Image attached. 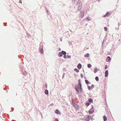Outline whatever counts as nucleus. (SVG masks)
Masks as SVG:
<instances>
[{
	"mask_svg": "<svg viewBox=\"0 0 121 121\" xmlns=\"http://www.w3.org/2000/svg\"><path fill=\"white\" fill-rule=\"evenodd\" d=\"M76 7L78 10H80L81 8L82 7V3L80 0H78L77 3Z\"/></svg>",
	"mask_w": 121,
	"mask_h": 121,
	"instance_id": "f257e3e1",
	"label": "nucleus"
},
{
	"mask_svg": "<svg viewBox=\"0 0 121 121\" xmlns=\"http://www.w3.org/2000/svg\"><path fill=\"white\" fill-rule=\"evenodd\" d=\"M75 87V88L76 91L78 93H79V90L80 91V86H79V85H76Z\"/></svg>",
	"mask_w": 121,
	"mask_h": 121,
	"instance_id": "f03ea898",
	"label": "nucleus"
},
{
	"mask_svg": "<svg viewBox=\"0 0 121 121\" xmlns=\"http://www.w3.org/2000/svg\"><path fill=\"white\" fill-rule=\"evenodd\" d=\"M84 11H82L79 14V17L80 18H82L84 16Z\"/></svg>",
	"mask_w": 121,
	"mask_h": 121,
	"instance_id": "7ed1b4c3",
	"label": "nucleus"
},
{
	"mask_svg": "<svg viewBox=\"0 0 121 121\" xmlns=\"http://www.w3.org/2000/svg\"><path fill=\"white\" fill-rule=\"evenodd\" d=\"M72 104L75 108H78V105L77 104H76L75 102H73V103H72Z\"/></svg>",
	"mask_w": 121,
	"mask_h": 121,
	"instance_id": "20e7f679",
	"label": "nucleus"
},
{
	"mask_svg": "<svg viewBox=\"0 0 121 121\" xmlns=\"http://www.w3.org/2000/svg\"><path fill=\"white\" fill-rule=\"evenodd\" d=\"M94 109L93 108H91L89 111V114H92L94 112Z\"/></svg>",
	"mask_w": 121,
	"mask_h": 121,
	"instance_id": "39448f33",
	"label": "nucleus"
},
{
	"mask_svg": "<svg viewBox=\"0 0 121 121\" xmlns=\"http://www.w3.org/2000/svg\"><path fill=\"white\" fill-rule=\"evenodd\" d=\"M78 83L79 84V85L80 87V91H82V89L81 88V83L80 81H79V80L78 81Z\"/></svg>",
	"mask_w": 121,
	"mask_h": 121,
	"instance_id": "423d86ee",
	"label": "nucleus"
},
{
	"mask_svg": "<svg viewBox=\"0 0 121 121\" xmlns=\"http://www.w3.org/2000/svg\"><path fill=\"white\" fill-rule=\"evenodd\" d=\"M110 15V13L109 12H107L106 14L104 16V17H105L109 16Z\"/></svg>",
	"mask_w": 121,
	"mask_h": 121,
	"instance_id": "0eeeda50",
	"label": "nucleus"
},
{
	"mask_svg": "<svg viewBox=\"0 0 121 121\" xmlns=\"http://www.w3.org/2000/svg\"><path fill=\"white\" fill-rule=\"evenodd\" d=\"M108 70H106L105 72V76L106 77L108 76Z\"/></svg>",
	"mask_w": 121,
	"mask_h": 121,
	"instance_id": "6e6552de",
	"label": "nucleus"
},
{
	"mask_svg": "<svg viewBox=\"0 0 121 121\" xmlns=\"http://www.w3.org/2000/svg\"><path fill=\"white\" fill-rule=\"evenodd\" d=\"M55 112V113L57 114H61V113L59 111V110L58 109H56V111Z\"/></svg>",
	"mask_w": 121,
	"mask_h": 121,
	"instance_id": "1a4fd4ad",
	"label": "nucleus"
},
{
	"mask_svg": "<svg viewBox=\"0 0 121 121\" xmlns=\"http://www.w3.org/2000/svg\"><path fill=\"white\" fill-rule=\"evenodd\" d=\"M77 67L79 69H81L82 68V65L80 63L79 64L77 65Z\"/></svg>",
	"mask_w": 121,
	"mask_h": 121,
	"instance_id": "9d476101",
	"label": "nucleus"
},
{
	"mask_svg": "<svg viewBox=\"0 0 121 121\" xmlns=\"http://www.w3.org/2000/svg\"><path fill=\"white\" fill-rule=\"evenodd\" d=\"M99 70L98 68H96L95 69L94 72L95 73Z\"/></svg>",
	"mask_w": 121,
	"mask_h": 121,
	"instance_id": "9b49d317",
	"label": "nucleus"
},
{
	"mask_svg": "<svg viewBox=\"0 0 121 121\" xmlns=\"http://www.w3.org/2000/svg\"><path fill=\"white\" fill-rule=\"evenodd\" d=\"M103 120L104 121H106L107 119V117L105 116H104L103 117Z\"/></svg>",
	"mask_w": 121,
	"mask_h": 121,
	"instance_id": "f8f14e48",
	"label": "nucleus"
},
{
	"mask_svg": "<svg viewBox=\"0 0 121 121\" xmlns=\"http://www.w3.org/2000/svg\"><path fill=\"white\" fill-rule=\"evenodd\" d=\"M45 94H48V91L47 90H45Z\"/></svg>",
	"mask_w": 121,
	"mask_h": 121,
	"instance_id": "ddd939ff",
	"label": "nucleus"
},
{
	"mask_svg": "<svg viewBox=\"0 0 121 121\" xmlns=\"http://www.w3.org/2000/svg\"><path fill=\"white\" fill-rule=\"evenodd\" d=\"M91 117V116L89 115L87 116V118L88 119V121H89L90 120V119Z\"/></svg>",
	"mask_w": 121,
	"mask_h": 121,
	"instance_id": "4468645a",
	"label": "nucleus"
},
{
	"mask_svg": "<svg viewBox=\"0 0 121 121\" xmlns=\"http://www.w3.org/2000/svg\"><path fill=\"white\" fill-rule=\"evenodd\" d=\"M58 56L60 57H61L62 56L61 52H59L58 53Z\"/></svg>",
	"mask_w": 121,
	"mask_h": 121,
	"instance_id": "2eb2a0df",
	"label": "nucleus"
},
{
	"mask_svg": "<svg viewBox=\"0 0 121 121\" xmlns=\"http://www.w3.org/2000/svg\"><path fill=\"white\" fill-rule=\"evenodd\" d=\"M86 18L87 19L88 21H90L91 19V18L89 17H86Z\"/></svg>",
	"mask_w": 121,
	"mask_h": 121,
	"instance_id": "dca6fc26",
	"label": "nucleus"
},
{
	"mask_svg": "<svg viewBox=\"0 0 121 121\" xmlns=\"http://www.w3.org/2000/svg\"><path fill=\"white\" fill-rule=\"evenodd\" d=\"M85 82L87 84H89V82L88 81L87 79L86 80H85Z\"/></svg>",
	"mask_w": 121,
	"mask_h": 121,
	"instance_id": "f3484780",
	"label": "nucleus"
},
{
	"mask_svg": "<svg viewBox=\"0 0 121 121\" xmlns=\"http://www.w3.org/2000/svg\"><path fill=\"white\" fill-rule=\"evenodd\" d=\"M89 54L88 53H87L84 55V57H88L89 56Z\"/></svg>",
	"mask_w": 121,
	"mask_h": 121,
	"instance_id": "a211bd4d",
	"label": "nucleus"
},
{
	"mask_svg": "<svg viewBox=\"0 0 121 121\" xmlns=\"http://www.w3.org/2000/svg\"><path fill=\"white\" fill-rule=\"evenodd\" d=\"M87 66L89 68H90L91 67V65L90 64H88L87 65Z\"/></svg>",
	"mask_w": 121,
	"mask_h": 121,
	"instance_id": "6ab92c4d",
	"label": "nucleus"
},
{
	"mask_svg": "<svg viewBox=\"0 0 121 121\" xmlns=\"http://www.w3.org/2000/svg\"><path fill=\"white\" fill-rule=\"evenodd\" d=\"M95 79L97 81H98L99 80L98 77H95Z\"/></svg>",
	"mask_w": 121,
	"mask_h": 121,
	"instance_id": "aec40b11",
	"label": "nucleus"
},
{
	"mask_svg": "<svg viewBox=\"0 0 121 121\" xmlns=\"http://www.w3.org/2000/svg\"><path fill=\"white\" fill-rule=\"evenodd\" d=\"M62 53L63 55H65L66 54V52L63 51H62Z\"/></svg>",
	"mask_w": 121,
	"mask_h": 121,
	"instance_id": "412c9836",
	"label": "nucleus"
},
{
	"mask_svg": "<svg viewBox=\"0 0 121 121\" xmlns=\"http://www.w3.org/2000/svg\"><path fill=\"white\" fill-rule=\"evenodd\" d=\"M74 71L77 73H78L79 72V70L77 69H74Z\"/></svg>",
	"mask_w": 121,
	"mask_h": 121,
	"instance_id": "4be33fe9",
	"label": "nucleus"
},
{
	"mask_svg": "<svg viewBox=\"0 0 121 121\" xmlns=\"http://www.w3.org/2000/svg\"><path fill=\"white\" fill-rule=\"evenodd\" d=\"M88 100L90 102H92L93 101L92 99H89Z\"/></svg>",
	"mask_w": 121,
	"mask_h": 121,
	"instance_id": "5701e85b",
	"label": "nucleus"
},
{
	"mask_svg": "<svg viewBox=\"0 0 121 121\" xmlns=\"http://www.w3.org/2000/svg\"><path fill=\"white\" fill-rule=\"evenodd\" d=\"M107 60L108 61H109L111 60V58L109 56H108L107 57Z\"/></svg>",
	"mask_w": 121,
	"mask_h": 121,
	"instance_id": "b1692460",
	"label": "nucleus"
},
{
	"mask_svg": "<svg viewBox=\"0 0 121 121\" xmlns=\"http://www.w3.org/2000/svg\"><path fill=\"white\" fill-rule=\"evenodd\" d=\"M104 29L105 31H106L107 30V28L106 27H104Z\"/></svg>",
	"mask_w": 121,
	"mask_h": 121,
	"instance_id": "393cba45",
	"label": "nucleus"
},
{
	"mask_svg": "<svg viewBox=\"0 0 121 121\" xmlns=\"http://www.w3.org/2000/svg\"><path fill=\"white\" fill-rule=\"evenodd\" d=\"M76 0H72V2L73 3H75Z\"/></svg>",
	"mask_w": 121,
	"mask_h": 121,
	"instance_id": "a878e982",
	"label": "nucleus"
},
{
	"mask_svg": "<svg viewBox=\"0 0 121 121\" xmlns=\"http://www.w3.org/2000/svg\"><path fill=\"white\" fill-rule=\"evenodd\" d=\"M107 68H108V67H107V65H105V69H106Z\"/></svg>",
	"mask_w": 121,
	"mask_h": 121,
	"instance_id": "bb28decb",
	"label": "nucleus"
},
{
	"mask_svg": "<svg viewBox=\"0 0 121 121\" xmlns=\"http://www.w3.org/2000/svg\"><path fill=\"white\" fill-rule=\"evenodd\" d=\"M88 88L89 90H90L91 89V87L90 86H88Z\"/></svg>",
	"mask_w": 121,
	"mask_h": 121,
	"instance_id": "cd10ccee",
	"label": "nucleus"
},
{
	"mask_svg": "<svg viewBox=\"0 0 121 121\" xmlns=\"http://www.w3.org/2000/svg\"><path fill=\"white\" fill-rule=\"evenodd\" d=\"M72 104L73 103V102H74V100L73 99H72Z\"/></svg>",
	"mask_w": 121,
	"mask_h": 121,
	"instance_id": "c85d7f7f",
	"label": "nucleus"
},
{
	"mask_svg": "<svg viewBox=\"0 0 121 121\" xmlns=\"http://www.w3.org/2000/svg\"><path fill=\"white\" fill-rule=\"evenodd\" d=\"M64 57L65 58H66L67 57V56L66 55H65L64 56Z\"/></svg>",
	"mask_w": 121,
	"mask_h": 121,
	"instance_id": "c756f323",
	"label": "nucleus"
},
{
	"mask_svg": "<svg viewBox=\"0 0 121 121\" xmlns=\"http://www.w3.org/2000/svg\"><path fill=\"white\" fill-rule=\"evenodd\" d=\"M55 121H59L57 118H56L55 120Z\"/></svg>",
	"mask_w": 121,
	"mask_h": 121,
	"instance_id": "7c9ffc66",
	"label": "nucleus"
},
{
	"mask_svg": "<svg viewBox=\"0 0 121 121\" xmlns=\"http://www.w3.org/2000/svg\"><path fill=\"white\" fill-rule=\"evenodd\" d=\"M89 104V103H86V106H88Z\"/></svg>",
	"mask_w": 121,
	"mask_h": 121,
	"instance_id": "2f4dec72",
	"label": "nucleus"
},
{
	"mask_svg": "<svg viewBox=\"0 0 121 121\" xmlns=\"http://www.w3.org/2000/svg\"><path fill=\"white\" fill-rule=\"evenodd\" d=\"M40 52H41L42 53H43V51L42 50L40 51Z\"/></svg>",
	"mask_w": 121,
	"mask_h": 121,
	"instance_id": "473e14b6",
	"label": "nucleus"
},
{
	"mask_svg": "<svg viewBox=\"0 0 121 121\" xmlns=\"http://www.w3.org/2000/svg\"><path fill=\"white\" fill-rule=\"evenodd\" d=\"M94 85H92L91 86V87H94Z\"/></svg>",
	"mask_w": 121,
	"mask_h": 121,
	"instance_id": "72a5a7b5",
	"label": "nucleus"
},
{
	"mask_svg": "<svg viewBox=\"0 0 121 121\" xmlns=\"http://www.w3.org/2000/svg\"><path fill=\"white\" fill-rule=\"evenodd\" d=\"M81 77H82L83 75H82V74L81 75Z\"/></svg>",
	"mask_w": 121,
	"mask_h": 121,
	"instance_id": "f704fd0d",
	"label": "nucleus"
},
{
	"mask_svg": "<svg viewBox=\"0 0 121 121\" xmlns=\"http://www.w3.org/2000/svg\"><path fill=\"white\" fill-rule=\"evenodd\" d=\"M20 1V2H21V3H22V2H21V1Z\"/></svg>",
	"mask_w": 121,
	"mask_h": 121,
	"instance_id": "c9c22d12",
	"label": "nucleus"
},
{
	"mask_svg": "<svg viewBox=\"0 0 121 121\" xmlns=\"http://www.w3.org/2000/svg\"><path fill=\"white\" fill-rule=\"evenodd\" d=\"M20 1V2H21V3H22V2H21V1Z\"/></svg>",
	"mask_w": 121,
	"mask_h": 121,
	"instance_id": "e433bc0d",
	"label": "nucleus"
},
{
	"mask_svg": "<svg viewBox=\"0 0 121 121\" xmlns=\"http://www.w3.org/2000/svg\"><path fill=\"white\" fill-rule=\"evenodd\" d=\"M61 50V49H60H60H59V50Z\"/></svg>",
	"mask_w": 121,
	"mask_h": 121,
	"instance_id": "4c0bfd02",
	"label": "nucleus"
}]
</instances>
